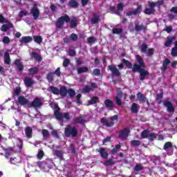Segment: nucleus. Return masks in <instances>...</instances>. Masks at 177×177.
<instances>
[{
	"label": "nucleus",
	"mask_w": 177,
	"mask_h": 177,
	"mask_svg": "<svg viewBox=\"0 0 177 177\" xmlns=\"http://www.w3.org/2000/svg\"><path fill=\"white\" fill-rule=\"evenodd\" d=\"M25 133L26 138H31V136H32V129L30 127H26L25 129Z\"/></svg>",
	"instance_id": "4be33fe9"
},
{
	"label": "nucleus",
	"mask_w": 177,
	"mask_h": 177,
	"mask_svg": "<svg viewBox=\"0 0 177 177\" xmlns=\"http://www.w3.org/2000/svg\"><path fill=\"white\" fill-rule=\"evenodd\" d=\"M131 146H140V141L139 140H133L131 141Z\"/></svg>",
	"instance_id": "4d7b16f0"
},
{
	"label": "nucleus",
	"mask_w": 177,
	"mask_h": 177,
	"mask_svg": "<svg viewBox=\"0 0 177 177\" xmlns=\"http://www.w3.org/2000/svg\"><path fill=\"white\" fill-rule=\"evenodd\" d=\"M28 72L30 75H34V74H37V73H38V68H31L28 69Z\"/></svg>",
	"instance_id": "2f4dec72"
},
{
	"label": "nucleus",
	"mask_w": 177,
	"mask_h": 177,
	"mask_svg": "<svg viewBox=\"0 0 177 177\" xmlns=\"http://www.w3.org/2000/svg\"><path fill=\"white\" fill-rule=\"evenodd\" d=\"M41 100L35 98L34 101L30 104V107H40L41 106Z\"/></svg>",
	"instance_id": "4468645a"
},
{
	"label": "nucleus",
	"mask_w": 177,
	"mask_h": 177,
	"mask_svg": "<svg viewBox=\"0 0 177 177\" xmlns=\"http://www.w3.org/2000/svg\"><path fill=\"white\" fill-rule=\"evenodd\" d=\"M99 102V97H93L91 100L89 101L90 104H95Z\"/></svg>",
	"instance_id": "e433bc0d"
},
{
	"label": "nucleus",
	"mask_w": 177,
	"mask_h": 177,
	"mask_svg": "<svg viewBox=\"0 0 177 177\" xmlns=\"http://www.w3.org/2000/svg\"><path fill=\"white\" fill-rule=\"evenodd\" d=\"M110 10H111V13H115V15H120V13H118V12H117V8L115 7H111Z\"/></svg>",
	"instance_id": "13d9d810"
},
{
	"label": "nucleus",
	"mask_w": 177,
	"mask_h": 177,
	"mask_svg": "<svg viewBox=\"0 0 177 177\" xmlns=\"http://www.w3.org/2000/svg\"><path fill=\"white\" fill-rule=\"evenodd\" d=\"M99 21V17L95 15L94 17L91 19L92 24H96Z\"/></svg>",
	"instance_id": "3c124183"
},
{
	"label": "nucleus",
	"mask_w": 177,
	"mask_h": 177,
	"mask_svg": "<svg viewBox=\"0 0 177 177\" xmlns=\"http://www.w3.org/2000/svg\"><path fill=\"white\" fill-rule=\"evenodd\" d=\"M164 149L169 153V154H172L174 151V146H172V142H167L164 146Z\"/></svg>",
	"instance_id": "6e6552de"
},
{
	"label": "nucleus",
	"mask_w": 177,
	"mask_h": 177,
	"mask_svg": "<svg viewBox=\"0 0 177 177\" xmlns=\"http://www.w3.org/2000/svg\"><path fill=\"white\" fill-rule=\"evenodd\" d=\"M74 122H79V124H84V122H85V120H84V118L80 117L75 119Z\"/></svg>",
	"instance_id": "37998d69"
},
{
	"label": "nucleus",
	"mask_w": 177,
	"mask_h": 177,
	"mask_svg": "<svg viewBox=\"0 0 177 177\" xmlns=\"http://www.w3.org/2000/svg\"><path fill=\"white\" fill-rule=\"evenodd\" d=\"M44 157V151H39L38 154H37V158L41 160Z\"/></svg>",
	"instance_id": "bf43d9fd"
},
{
	"label": "nucleus",
	"mask_w": 177,
	"mask_h": 177,
	"mask_svg": "<svg viewBox=\"0 0 177 177\" xmlns=\"http://www.w3.org/2000/svg\"><path fill=\"white\" fill-rule=\"evenodd\" d=\"M164 106L167 107V111L169 113H174V111H175V108H174V106L172 105V103H171V102L165 101L164 102Z\"/></svg>",
	"instance_id": "9b49d317"
},
{
	"label": "nucleus",
	"mask_w": 177,
	"mask_h": 177,
	"mask_svg": "<svg viewBox=\"0 0 177 177\" xmlns=\"http://www.w3.org/2000/svg\"><path fill=\"white\" fill-rule=\"evenodd\" d=\"M24 83L26 86H32L34 84V80L30 77H25Z\"/></svg>",
	"instance_id": "aec40b11"
},
{
	"label": "nucleus",
	"mask_w": 177,
	"mask_h": 177,
	"mask_svg": "<svg viewBox=\"0 0 177 177\" xmlns=\"http://www.w3.org/2000/svg\"><path fill=\"white\" fill-rule=\"evenodd\" d=\"M138 105L136 103H133L131 106L132 113H137L138 112Z\"/></svg>",
	"instance_id": "ea45409f"
},
{
	"label": "nucleus",
	"mask_w": 177,
	"mask_h": 177,
	"mask_svg": "<svg viewBox=\"0 0 177 177\" xmlns=\"http://www.w3.org/2000/svg\"><path fill=\"white\" fill-rule=\"evenodd\" d=\"M33 39L37 44H41V42H42V37L41 36H35Z\"/></svg>",
	"instance_id": "a19ab883"
},
{
	"label": "nucleus",
	"mask_w": 177,
	"mask_h": 177,
	"mask_svg": "<svg viewBox=\"0 0 177 177\" xmlns=\"http://www.w3.org/2000/svg\"><path fill=\"white\" fill-rule=\"evenodd\" d=\"M4 62L6 64H10V57H9L8 53L4 54Z\"/></svg>",
	"instance_id": "7c9ffc66"
},
{
	"label": "nucleus",
	"mask_w": 177,
	"mask_h": 177,
	"mask_svg": "<svg viewBox=\"0 0 177 177\" xmlns=\"http://www.w3.org/2000/svg\"><path fill=\"white\" fill-rule=\"evenodd\" d=\"M93 88H96V84L95 83L91 84V87L85 86L82 90V92L83 93H88V92H91V90L93 89Z\"/></svg>",
	"instance_id": "ddd939ff"
},
{
	"label": "nucleus",
	"mask_w": 177,
	"mask_h": 177,
	"mask_svg": "<svg viewBox=\"0 0 177 177\" xmlns=\"http://www.w3.org/2000/svg\"><path fill=\"white\" fill-rule=\"evenodd\" d=\"M69 5L72 7V8H77V6H78V3H77V1L75 0H71L69 2Z\"/></svg>",
	"instance_id": "49530a36"
},
{
	"label": "nucleus",
	"mask_w": 177,
	"mask_h": 177,
	"mask_svg": "<svg viewBox=\"0 0 177 177\" xmlns=\"http://www.w3.org/2000/svg\"><path fill=\"white\" fill-rule=\"evenodd\" d=\"M69 63H70V60H68V59H65L64 60V63H63L64 67H67V66H68Z\"/></svg>",
	"instance_id": "69168bd1"
},
{
	"label": "nucleus",
	"mask_w": 177,
	"mask_h": 177,
	"mask_svg": "<svg viewBox=\"0 0 177 177\" xmlns=\"http://www.w3.org/2000/svg\"><path fill=\"white\" fill-rule=\"evenodd\" d=\"M52 107L54 109V114L55 115V118L58 121H63V118H65L66 120H68L70 118V115H68V113H64L62 115L60 113V108H59L57 104H52Z\"/></svg>",
	"instance_id": "f257e3e1"
},
{
	"label": "nucleus",
	"mask_w": 177,
	"mask_h": 177,
	"mask_svg": "<svg viewBox=\"0 0 177 177\" xmlns=\"http://www.w3.org/2000/svg\"><path fill=\"white\" fill-rule=\"evenodd\" d=\"M93 75H100V70L99 69H95L93 73Z\"/></svg>",
	"instance_id": "774afa93"
},
{
	"label": "nucleus",
	"mask_w": 177,
	"mask_h": 177,
	"mask_svg": "<svg viewBox=\"0 0 177 177\" xmlns=\"http://www.w3.org/2000/svg\"><path fill=\"white\" fill-rule=\"evenodd\" d=\"M77 129H75V127L68 126L67 128L65 129V135L67 138L69 136H77Z\"/></svg>",
	"instance_id": "423d86ee"
},
{
	"label": "nucleus",
	"mask_w": 177,
	"mask_h": 177,
	"mask_svg": "<svg viewBox=\"0 0 177 177\" xmlns=\"http://www.w3.org/2000/svg\"><path fill=\"white\" fill-rule=\"evenodd\" d=\"M122 9H124V5H122V3H120L118 5L117 10L120 12H122Z\"/></svg>",
	"instance_id": "680f3d73"
},
{
	"label": "nucleus",
	"mask_w": 177,
	"mask_h": 177,
	"mask_svg": "<svg viewBox=\"0 0 177 177\" xmlns=\"http://www.w3.org/2000/svg\"><path fill=\"white\" fill-rule=\"evenodd\" d=\"M31 56L33 59H36L37 62H41V56H39V55L35 53H32Z\"/></svg>",
	"instance_id": "f704fd0d"
},
{
	"label": "nucleus",
	"mask_w": 177,
	"mask_h": 177,
	"mask_svg": "<svg viewBox=\"0 0 177 177\" xmlns=\"http://www.w3.org/2000/svg\"><path fill=\"white\" fill-rule=\"evenodd\" d=\"M31 13L34 17V19H38L39 16V10L37 8V5H35L32 8Z\"/></svg>",
	"instance_id": "f8f14e48"
},
{
	"label": "nucleus",
	"mask_w": 177,
	"mask_h": 177,
	"mask_svg": "<svg viewBox=\"0 0 177 177\" xmlns=\"http://www.w3.org/2000/svg\"><path fill=\"white\" fill-rule=\"evenodd\" d=\"M141 50L142 52H146L147 50V46L146 44H142L141 46Z\"/></svg>",
	"instance_id": "338daca9"
},
{
	"label": "nucleus",
	"mask_w": 177,
	"mask_h": 177,
	"mask_svg": "<svg viewBox=\"0 0 177 177\" xmlns=\"http://www.w3.org/2000/svg\"><path fill=\"white\" fill-rule=\"evenodd\" d=\"M86 71H88V68L86 67H82L77 68L78 74H82V73H86Z\"/></svg>",
	"instance_id": "4c0bfd02"
},
{
	"label": "nucleus",
	"mask_w": 177,
	"mask_h": 177,
	"mask_svg": "<svg viewBox=\"0 0 177 177\" xmlns=\"http://www.w3.org/2000/svg\"><path fill=\"white\" fill-rule=\"evenodd\" d=\"M108 68L111 71L112 75H115V77H118L120 75V71L117 69V67L114 66V65L109 66Z\"/></svg>",
	"instance_id": "1a4fd4ad"
},
{
	"label": "nucleus",
	"mask_w": 177,
	"mask_h": 177,
	"mask_svg": "<svg viewBox=\"0 0 177 177\" xmlns=\"http://www.w3.org/2000/svg\"><path fill=\"white\" fill-rule=\"evenodd\" d=\"M122 63H124V64H125V66H127V67H128V68H132V64H131V62H129L128 60L123 59Z\"/></svg>",
	"instance_id": "58836bf2"
},
{
	"label": "nucleus",
	"mask_w": 177,
	"mask_h": 177,
	"mask_svg": "<svg viewBox=\"0 0 177 177\" xmlns=\"http://www.w3.org/2000/svg\"><path fill=\"white\" fill-rule=\"evenodd\" d=\"M15 65L17 66V67H18L19 71H23V68H24L23 64H21V62L19 59L15 60Z\"/></svg>",
	"instance_id": "c756f323"
},
{
	"label": "nucleus",
	"mask_w": 177,
	"mask_h": 177,
	"mask_svg": "<svg viewBox=\"0 0 177 177\" xmlns=\"http://www.w3.org/2000/svg\"><path fill=\"white\" fill-rule=\"evenodd\" d=\"M53 74H54V76L55 74L56 76L60 77V68H57Z\"/></svg>",
	"instance_id": "0e129e2a"
},
{
	"label": "nucleus",
	"mask_w": 177,
	"mask_h": 177,
	"mask_svg": "<svg viewBox=\"0 0 177 177\" xmlns=\"http://www.w3.org/2000/svg\"><path fill=\"white\" fill-rule=\"evenodd\" d=\"M129 129H124L122 130L119 133V138L120 139H126V138L128 137V135H129Z\"/></svg>",
	"instance_id": "9d476101"
},
{
	"label": "nucleus",
	"mask_w": 177,
	"mask_h": 177,
	"mask_svg": "<svg viewBox=\"0 0 177 177\" xmlns=\"http://www.w3.org/2000/svg\"><path fill=\"white\" fill-rule=\"evenodd\" d=\"M169 63H171V61L169 60V59L167 58L165 59V61L162 63V71H165V70H167V66H168Z\"/></svg>",
	"instance_id": "c85d7f7f"
},
{
	"label": "nucleus",
	"mask_w": 177,
	"mask_h": 177,
	"mask_svg": "<svg viewBox=\"0 0 177 177\" xmlns=\"http://www.w3.org/2000/svg\"><path fill=\"white\" fill-rule=\"evenodd\" d=\"M121 32H122V29H121V28H115L113 29V34H121Z\"/></svg>",
	"instance_id": "8fccbe9b"
},
{
	"label": "nucleus",
	"mask_w": 177,
	"mask_h": 177,
	"mask_svg": "<svg viewBox=\"0 0 177 177\" xmlns=\"http://www.w3.org/2000/svg\"><path fill=\"white\" fill-rule=\"evenodd\" d=\"M53 78H55V73H50L47 75V80L48 81H49V82H51V81H53Z\"/></svg>",
	"instance_id": "c03bdc74"
},
{
	"label": "nucleus",
	"mask_w": 177,
	"mask_h": 177,
	"mask_svg": "<svg viewBox=\"0 0 177 177\" xmlns=\"http://www.w3.org/2000/svg\"><path fill=\"white\" fill-rule=\"evenodd\" d=\"M68 90L66 88V86H62L59 89V95L62 96V97H64L67 95Z\"/></svg>",
	"instance_id": "393cba45"
},
{
	"label": "nucleus",
	"mask_w": 177,
	"mask_h": 177,
	"mask_svg": "<svg viewBox=\"0 0 177 177\" xmlns=\"http://www.w3.org/2000/svg\"><path fill=\"white\" fill-rule=\"evenodd\" d=\"M18 102L21 106H24V104H27V103H28V100L24 96H20L18 97Z\"/></svg>",
	"instance_id": "a211bd4d"
},
{
	"label": "nucleus",
	"mask_w": 177,
	"mask_h": 177,
	"mask_svg": "<svg viewBox=\"0 0 177 177\" xmlns=\"http://www.w3.org/2000/svg\"><path fill=\"white\" fill-rule=\"evenodd\" d=\"M28 15V12L27 11H21L19 12V17H23V16H27Z\"/></svg>",
	"instance_id": "e2e57ef3"
},
{
	"label": "nucleus",
	"mask_w": 177,
	"mask_h": 177,
	"mask_svg": "<svg viewBox=\"0 0 177 177\" xmlns=\"http://www.w3.org/2000/svg\"><path fill=\"white\" fill-rule=\"evenodd\" d=\"M160 5H162V1H160L157 3L151 2L149 4L150 8L145 9L144 12L145 15H153V13H154V8H155V6H160Z\"/></svg>",
	"instance_id": "20e7f679"
},
{
	"label": "nucleus",
	"mask_w": 177,
	"mask_h": 177,
	"mask_svg": "<svg viewBox=\"0 0 177 177\" xmlns=\"http://www.w3.org/2000/svg\"><path fill=\"white\" fill-rule=\"evenodd\" d=\"M137 97L141 103H145L146 102V97L142 93H138L137 94Z\"/></svg>",
	"instance_id": "b1692460"
},
{
	"label": "nucleus",
	"mask_w": 177,
	"mask_h": 177,
	"mask_svg": "<svg viewBox=\"0 0 177 177\" xmlns=\"http://www.w3.org/2000/svg\"><path fill=\"white\" fill-rule=\"evenodd\" d=\"M104 104L106 106V107H108L109 109H113V107H114V102H113V101L110 100H106L104 101Z\"/></svg>",
	"instance_id": "a878e982"
},
{
	"label": "nucleus",
	"mask_w": 177,
	"mask_h": 177,
	"mask_svg": "<svg viewBox=\"0 0 177 177\" xmlns=\"http://www.w3.org/2000/svg\"><path fill=\"white\" fill-rule=\"evenodd\" d=\"M140 10H142V6H139L136 10L134 11H129L127 13V16H132V15H139L140 13Z\"/></svg>",
	"instance_id": "2eb2a0df"
},
{
	"label": "nucleus",
	"mask_w": 177,
	"mask_h": 177,
	"mask_svg": "<svg viewBox=\"0 0 177 177\" xmlns=\"http://www.w3.org/2000/svg\"><path fill=\"white\" fill-rule=\"evenodd\" d=\"M31 41H32V37H21L20 42H21V44H28V42H31Z\"/></svg>",
	"instance_id": "412c9836"
},
{
	"label": "nucleus",
	"mask_w": 177,
	"mask_h": 177,
	"mask_svg": "<svg viewBox=\"0 0 177 177\" xmlns=\"http://www.w3.org/2000/svg\"><path fill=\"white\" fill-rule=\"evenodd\" d=\"M134 169L136 171H141V169H143V166L140 164H137L134 167Z\"/></svg>",
	"instance_id": "6e6d98bb"
},
{
	"label": "nucleus",
	"mask_w": 177,
	"mask_h": 177,
	"mask_svg": "<svg viewBox=\"0 0 177 177\" xmlns=\"http://www.w3.org/2000/svg\"><path fill=\"white\" fill-rule=\"evenodd\" d=\"M4 151H5V157H6V158H8V157H10V156H12V154L15 153L13 151V149H12V148L7 149L4 150Z\"/></svg>",
	"instance_id": "cd10ccee"
},
{
	"label": "nucleus",
	"mask_w": 177,
	"mask_h": 177,
	"mask_svg": "<svg viewBox=\"0 0 177 177\" xmlns=\"http://www.w3.org/2000/svg\"><path fill=\"white\" fill-rule=\"evenodd\" d=\"M98 152L100 153V154L101 155V157L102 158H107V157H109V153L106 151V150L104 149V148H100L98 150Z\"/></svg>",
	"instance_id": "f3484780"
},
{
	"label": "nucleus",
	"mask_w": 177,
	"mask_h": 177,
	"mask_svg": "<svg viewBox=\"0 0 177 177\" xmlns=\"http://www.w3.org/2000/svg\"><path fill=\"white\" fill-rule=\"evenodd\" d=\"M67 93L70 97H74L75 96V91L73 90V88L68 89Z\"/></svg>",
	"instance_id": "c9c22d12"
},
{
	"label": "nucleus",
	"mask_w": 177,
	"mask_h": 177,
	"mask_svg": "<svg viewBox=\"0 0 177 177\" xmlns=\"http://www.w3.org/2000/svg\"><path fill=\"white\" fill-rule=\"evenodd\" d=\"M175 39V37H167L165 46L170 47L172 45V41Z\"/></svg>",
	"instance_id": "5701e85b"
},
{
	"label": "nucleus",
	"mask_w": 177,
	"mask_h": 177,
	"mask_svg": "<svg viewBox=\"0 0 177 177\" xmlns=\"http://www.w3.org/2000/svg\"><path fill=\"white\" fill-rule=\"evenodd\" d=\"M111 120H107L105 118L101 119V122H102L103 125L105 127H113L114 125V121H117L118 120V116L115 115L110 118Z\"/></svg>",
	"instance_id": "7ed1b4c3"
},
{
	"label": "nucleus",
	"mask_w": 177,
	"mask_h": 177,
	"mask_svg": "<svg viewBox=\"0 0 177 177\" xmlns=\"http://www.w3.org/2000/svg\"><path fill=\"white\" fill-rule=\"evenodd\" d=\"M171 55L174 57H176L177 56V47H174L171 50Z\"/></svg>",
	"instance_id": "864d4df0"
},
{
	"label": "nucleus",
	"mask_w": 177,
	"mask_h": 177,
	"mask_svg": "<svg viewBox=\"0 0 177 177\" xmlns=\"http://www.w3.org/2000/svg\"><path fill=\"white\" fill-rule=\"evenodd\" d=\"M87 41L88 44H95V42H96V39L93 37H91L87 39Z\"/></svg>",
	"instance_id": "603ef678"
},
{
	"label": "nucleus",
	"mask_w": 177,
	"mask_h": 177,
	"mask_svg": "<svg viewBox=\"0 0 177 177\" xmlns=\"http://www.w3.org/2000/svg\"><path fill=\"white\" fill-rule=\"evenodd\" d=\"M135 29L136 31H140V30H146V26H144L143 25L138 26L136 25L135 27Z\"/></svg>",
	"instance_id": "09e8293b"
},
{
	"label": "nucleus",
	"mask_w": 177,
	"mask_h": 177,
	"mask_svg": "<svg viewBox=\"0 0 177 177\" xmlns=\"http://www.w3.org/2000/svg\"><path fill=\"white\" fill-rule=\"evenodd\" d=\"M3 44H8L10 42V39L7 36L3 37Z\"/></svg>",
	"instance_id": "052dcab7"
},
{
	"label": "nucleus",
	"mask_w": 177,
	"mask_h": 177,
	"mask_svg": "<svg viewBox=\"0 0 177 177\" xmlns=\"http://www.w3.org/2000/svg\"><path fill=\"white\" fill-rule=\"evenodd\" d=\"M120 149H121V145L118 144L115 146V149L112 150L113 154H115V153H118V151H120Z\"/></svg>",
	"instance_id": "79ce46f5"
},
{
	"label": "nucleus",
	"mask_w": 177,
	"mask_h": 177,
	"mask_svg": "<svg viewBox=\"0 0 177 177\" xmlns=\"http://www.w3.org/2000/svg\"><path fill=\"white\" fill-rule=\"evenodd\" d=\"M68 21H70L68 15L62 16L57 20L56 26L57 28H62L63 24H64V23H68Z\"/></svg>",
	"instance_id": "0eeeda50"
},
{
	"label": "nucleus",
	"mask_w": 177,
	"mask_h": 177,
	"mask_svg": "<svg viewBox=\"0 0 177 177\" xmlns=\"http://www.w3.org/2000/svg\"><path fill=\"white\" fill-rule=\"evenodd\" d=\"M136 59L138 60V63H139V65L138 64H134L133 67V71H138L140 73V68L141 67H146L145 66V62H143V59H142V57L139 55L136 56Z\"/></svg>",
	"instance_id": "39448f33"
},
{
	"label": "nucleus",
	"mask_w": 177,
	"mask_h": 177,
	"mask_svg": "<svg viewBox=\"0 0 177 177\" xmlns=\"http://www.w3.org/2000/svg\"><path fill=\"white\" fill-rule=\"evenodd\" d=\"M147 136H149V131L147 130H145V131L142 132L141 138L142 139H145V138H147Z\"/></svg>",
	"instance_id": "de8ad7c7"
},
{
	"label": "nucleus",
	"mask_w": 177,
	"mask_h": 177,
	"mask_svg": "<svg viewBox=\"0 0 177 177\" xmlns=\"http://www.w3.org/2000/svg\"><path fill=\"white\" fill-rule=\"evenodd\" d=\"M42 135L44 138H49V131H48V130L44 129L42 131Z\"/></svg>",
	"instance_id": "5fc2aeb1"
},
{
	"label": "nucleus",
	"mask_w": 177,
	"mask_h": 177,
	"mask_svg": "<svg viewBox=\"0 0 177 177\" xmlns=\"http://www.w3.org/2000/svg\"><path fill=\"white\" fill-rule=\"evenodd\" d=\"M140 80L141 81H143V80H145V78H146V77H147V75L149 74V72L145 69H141L140 71Z\"/></svg>",
	"instance_id": "dca6fc26"
},
{
	"label": "nucleus",
	"mask_w": 177,
	"mask_h": 177,
	"mask_svg": "<svg viewBox=\"0 0 177 177\" xmlns=\"http://www.w3.org/2000/svg\"><path fill=\"white\" fill-rule=\"evenodd\" d=\"M49 89L54 95H59V90L56 87L50 86Z\"/></svg>",
	"instance_id": "473e14b6"
},
{
	"label": "nucleus",
	"mask_w": 177,
	"mask_h": 177,
	"mask_svg": "<svg viewBox=\"0 0 177 177\" xmlns=\"http://www.w3.org/2000/svg\"><path fill=\"white\" fill-rule=\"evenodd\" d=\"M71 28H74V27H77V18H72L71 20Z\"/></svg>",
	"instance_id": "72a5a7b5"
},
{
	"label": "nucleus",
	"mask_w": 177,
	"mask_h": 177,
	"mask_svg": "<svg viewBox=\"0 0 177 177\" xmlns=\"http://www.w3.org/2000/svg\"><path fill=\"white\" fill-rule=\"evenodd\" d=\"M0 23H6L1 28V31H3V32H6L9 28H13V24L6 20V18H4L2 15H0Z\"/></svg>",
	"instance_id": "f03ea898"
},
{
	"label": "nucleus",
	"mask_w": 177,
	"mask_h": 177,
	"mask_svg": "<svg viewBox=\"0 0 177 177\" xmlns=\"http://www.w3.org/2000/svg\"><path fill=\"white\" fill-rule=\"evenodd\" d=\"M20 92H21V88H20V87H17L14 89V95L15 96H19V95H20Z\"/></svg>",
	"instance_id": "a18cd8bd"
},
{
	"label": "nucleus",
	"mask_w": 177,
	"mask_h": 177,
	"mask_svg": "<svg viewBox=\"0 0 177 177\" xmlns=\"http://www.w3.org/2000/svg\"><path fill=\"white\" fill-rule=\"evenodd\" d=\"M122 98V93L120 92L118 93L116 97H115V101H116V104L118 106H121L122 102L121 101V99Z\"/></svg>",
	"instance_id": "6ab92c4d"
},
{
	"label": "nucleus",
	"mask_w": 177,
	"mask_h": 177,
	"mask_svg": "<svg viewBox=\"0 0 177 177\" xmlns=\"http://www.w3.org/2000/svg\"><path fill=\"white\" fill-rule=\"evenodd\" d=\"M10 162L11 164H13L14 165H16L17 164H20L21 160H20V158L17 157V158H11L10 160Z\"/></svg>",
	"instance_id": "bb28decb"
}]
</instances>
